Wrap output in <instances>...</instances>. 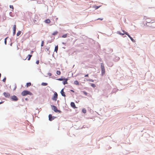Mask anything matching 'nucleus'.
<instances>
[{"mask_svg": "<svg viewBox=\"0 0 155 155\" xmlns=\"http://www.w3.org/2000/svg\"><path fill=\"white\" fill-rule=\"evenodd\" d=\"M49 48H46V49L47 50V51H48L49 50Z\"/></svg>", "mask_w": 155, "mask_h": 155, "instance_id": "a19ab883", "label": "nucleus"}, {"mask_svg": "<svg viewBox=\"0 0 155 155\" xmlns=\"http://www.w3.org/2000/svg\"><path fill=\"white\" fill-rule=\"evenodd\" d=\"M67 36V34H65L62 36V37L64 38H66Z\"/></svg>", "mask_w": 155, "mask_h": 155, "instance_id": "b1692460", "label": "nucleus"}, {"mask_svg": "<svg viewBox=\"0 0 155 155\" xmlns=\"http://www.w3.org/2000/svg\"><path fill=\"white\" fill-rule=\"evenodd\" d=\"M58 46L57 45V46H55V48L54 51H55L56 53H57L58 50Z\"/></svg>", "mask_w": 155, "mask_h": 155, "instance_id": "2eb2a0df", "label": "nucleus"}, {"mask_svg": "<svg viewBox=\"0 0 155 155\" xmlns=\"http://www.w3.org/2000/svg\"><path fill=\"white\" fill-rule=\"evenodd\" d=\"M71 92H74V90H71Z\"/></svg>", "mask_w": 155, "mask_h": 155, "instance_id": "79ce46f5", "label": "nucleus"}, {"mask_svg": "<svg viewBox=\"0 0 155 155\" xmlns=\"http://www.w3.org/2000/svg\"><path fill=\"white\" fill-rule=\"evenodd\" d=\"M71 107L74 108H76L75 105L74 103L73 102H71Z\"/></svg>", "mask_w": 155, "mask_h": 155, "instance_id": "1a4fd4ad", "label": "nucleus"}, {"mask_svg": "<svg viewBox=\"0 0 155 155\" xmlns=\"http://www.w3.org/2000/svg\"><path fill=\"white\" fill-rule=\"evenodd\" d=\"M61 94L63 96L65 97L66 96L65 95V93L64 91V89H62V90H61Z\"/></svg>", "mask_w": 155, "mask_h": 155, "instance_id": "9d476101", "label": "nucleus"}, {"mask_svg": "<svg viewBox=\"0 0 155 155\" xmlns=\"http://www.w3.org/2000/svg\"><path fill=\"white\" fill-rule=\"evenodd\" d=\"M2 102H0V104H1Z\"/></svg>", "mask_w": 155, "mask_h": 155, "instance_id": "a18cd8bd", "label": "nucleus"}, {"mask_svg": "<svg viewBox=\"0 0 155 155\" xmlns=\"http://www.w3.org/2000/svg\"><path fill=\"white\" fill-rule=\"evenodd\" d=\"M21 94L22 96H24L28 94L30 95H32V93L31 92L27 90H25L22 92Z\"/></svg>", "mask_w": 155, "mask_h": 155, "instance_id": "f03ea898", "label": "nucleus"}, {"mask_svg": "<svg viewBox=\"0 0 155 155\" xmlns=\"http://www.w3.org/2000/svg\"><path fill=\"white\" fill-rule=\"evenodd\" d=\"M146 25L148 27L155 28V21H153L152 20L150 21L148 19L146 21Z\"/></svg>", "mask_w": 155, "mask_h": 155, "instance_id": "f257e3e1", "label": "nucleus"}, {"mask_svg": "<svg viewBox=\"0 0 155 155\" xmlns=\"http://www.w3.org/2000/svg\"><path fill=\"white\" fill-rule=\"evenodd\" d=\"M48 84L47 83L43 82L41 83V85L43 86H46Z\"/></svg>", "mask_w": 155, "mask_h": 155, "instance_id": "aec40b11", "label": "nucleus"}, {"mask_svg": "<svg viewBox=\"0 0 155 155\" xmlns=\"http://www.w3.org/2000/svg\"><path fill=\"white\" fill-rule=\"evenodd\" d=\"M21 34V31H19L17 34V36H19Z\"/></svg>", "mask_w": 155, "mask_h": 155, "instance_id": "4be33fe9", "label": "nucleus"}, {"mask_svg": "<svg viewBox=\"0 0 155 155\" xmlns=\"http://www.w3.org/2000/svg\"><path fill=\"white\" fill-rule=\"evenodd\" d=\"M101 73H102V75H104L105 74V68L101 69Z\"/></svg>", "mask_w": 155, "mask_h": 155, "instance_id": "f8f14e48", "label": "nucleus"}, {"mask_svg": "<svg viewBox=\"0 0 155 155\" xmlns=\"http://www.w3.org/2000/svg\"><path fill=\"white\" fill-rule=\"evenodd\" d=\"M7 38H5V41H4V42H5V45H6V44H7L6 39H7Z\"/></svg>", "mask_w": 155, "mask_h": 155, "instance_id": "2f4dec72", "label": "nucleus"}, {"mask_svg": "<svg viewBox=\"0 0 155 155\" xmlns=\"http://www.w3.org/2000/svg\"><path fill=\"white\" fill-rule=\"evenodd\" d=\"M6 78H5L3 80V81H4V82H5V81H6Z\"/></svg>", "mask_w": 155, "mask_h": 155, "instance_id": "c9c22d12", "label": "nucleus"}, {"mask_svg": "<svg viewBox=\"0 0 155 155\" xmlns=\"http://www.w3.org/2000/svg\"><path fill=\"white\" fill-rule=\"evenodd\" d=\"M58 98V94L56 92H55L52 99L53 101H56Z\"/></svg>", "mask_w": 155, "mask_h": 155, "instance_id": "20e7f679", "label": "nucleus"}, {"mask_svg": "<svg viewBox=\"0 0 155 155\" xmlns=\"http://www.w3.org/2000/svg\"><path fill=\"white\" fill-rule=\"evenodd\" d=\"M48 117L49 120L50 121H51L53 120L55 118V117H52V115L51 114H49L48 116Z\"/></svg>", "mask_w": 155, "mask_h": 155, "instance_id": "0eeeda50", "label": "nucleus"}, {"mask_svg": "<svg viewBox=\"0 0 155 155\" xmlns=\"http://www.w3.org/2000/svg\"><path fill=\"white\" fill-rule=\"evenodd\" d=\"M91 86L93 87H96V85H95V84H91Z\"/></svg>", "mask_w": 155, "mask_h": 155, "instance_id": "bb28decb", "label": "nucleus"}, {"mask_svg": "<svg viewBox=\"0 0 155 155\" xmlns=\"http://www.w3.org/2000/svg\"><path fill=\"white\" fill-rule=\"evenodd\" d=\"M11 99L15 101H17L18 100V98L15 95H13L11 97Z\"/></svg>", "mask_w": 155, "mask_h": 155, "instance_id": "39448f33", "label": "nucleus"}, {"mask_svg": "<svg viewBox=\"0 0 155 155\" xmlns=\"http://www.w3.org/2000/svg\"><path fill=\"white\" fill-rule=\"evenodd\" d=\"M56 74L58 75H60L61 74V72L60 71H57L56 72Z\"/></svg>", "mask_w": 155, "mask_h": 155, "instance_id": "412c9836", "label": "nucleus"}, {"mask_svg": "<svg viewBox=\"0 0 155 155\" xmlns=\"http://www.w3.org/2000/svg\"><path fill=\"white\" fill-rule=\"evenodd\" d=\"M68 80V79H64V80H65V81L63 82V83L65 85V84H68V82H67Z\"/></svg>", "mask_w": 155, "mask_h": 155, "instance_id": "9b49d317", "label": "nucleus"}, {"mask_svg": "<svg viewBox=\"0 0 155 155\" xmlns=\"http://www.w3.org/2000/svg\"><path fill=\"white\" fill-rule=\"evenodd\" d=\"M31 52V53H33V51H32Z\"/></svg>", "mask_w": 155, "mask_h": 155, "instance_id": "c03bdc74", "label": "nucleus"}, {"mask_svg": "<svg viewBox=\"0 0 155 155\" xmlns=\"http://www.w3.org/2000/svg\"><path fill=\"white\" fill-rule=\"evenodd\" d=\"M83 92L85 95H87V93L86 91H84Z\"/></svg>", "mask_w": 155, "mask_h": 155, "instance_id": "473e14b6", "label": "nucleus"}, {"mask_svg": "<svg viewBox=\"0 0 155 155\" xmlns=\"http://www.w3.org/2000/svg\"><path fill=\"white\" fill-rule=\"evenodd\" d=\"M96 7L95 8V9H98L99 8V7L97 6H96Z\"/></svg>", "mask_w": 155, "mask_h": 155, "instance_id": "ea45409f", "label": "nucleus"}, {"mask_svg": "<svg viewBox=\"0 0 155 155\" xmlns=\"http://www.w3.org/2000/svg\"><path fill=\"white\" fill-rule=\"evenodd\" d=\"M28 60H30L31 57L32 56V55L29 54L28 55Z\"/></svg>", "mask_w": 155, "mask_h": 155, "instance_id": "5701e85b", "label": "nucleus"}, {"mask_svg": "<svg viewBox=\"0 0 155 155\" xmlns=\"http://www.w3.org/2000/svg\"><path fill=\"white\" fill-rule=\"evenodd\" d=\"M128 37L131 40L133 41L134 42V40L130 36V35L129 34L128 35Z\"/></svg>", "mask_w": 155, "mask_h": 155, "instance_id": "dca6fc26", "label": "nucleus"}, {"mask_svg": "<svg viewBox=\"0 0 155 155\" xmlns=\"http://www.w3.org/2000/svg\"><path fill=\"white\" fill-rule=\"evenodd\" d=\"M39 60H37L36 61V63L37 64H38L39 63Z\"/></svg>", "mask_w": 155, "mask_h": 155, "instance_id": "e433bc0d", "label": "nucleus"}, {"mask_svg": "<svg viewBox=\"0 0 155 155\" xmlns=\"http://www.w3.org/2000/svg\"><path fill=\"white\" fill-rule=\"evenodd\" d=\"M118 32V33L120 35H124V34L121 33L120 32Z\"/></svg>", "mask_w": 155, "mask_h": 155, "instance_id": "72a5a7b5", "label": "nucleus"}, {"mask_svg": "<svg viewBox=\"0 0 155 155\" xmlns=\"http://www.w3.org/2000/svg\"><path fill=\"white\" fill-rule=\"evenodd\" d=\"M123 32L124 33L123 34H125L126 35H127V36H128V35L129 34L127 32H126L125 31H124V30L123 31Z\"/></svg>", "mask_w": 155, "mask_h": 155, "instance_id": "393cba45", "label": "nucleus"}, {"mask_svg": "<svg viewBox=\"0 0 155 155\" xmlns=\"http://www.w3.org/2000/svg\"><path fill=\"white\" fill-rule=\"evenodd\" d=\"M48 74V76H50L51 75V73H49Z\"/></svg>", "mask_w": 155, "mask_h": 155, "instance_id": "f704fd0d", "label": "nucleus"}, {"mask_svg": "<svg viewBox=\"0 0 155 155\" xmlns=\"http://www.w3.org/2000/svg\"><path fill=\"white\" fill-rule=\"evenodd\" d=\"M45 22L47 23H49L51 22V21L49 19H47L45 20Z\"/></svg>", "mask_w": 155, "mask_h": 155, "instance_id": "ddd939ff", "label": "nucleus"}, {"mask_svg": "<svg viewBox=\"0 0 155 155\" xmlns=\"http://www.w3.org/2000/svg\"><path fill=\"white\" fill-rule=\"evenodd\" d=\"M97 20H103V18H98Z\"/></svg>", "mask_w": 155, "mask_h": 155, "instance_id": "4c0bfd02", "label": "nucleus"}, {"mask_svg": "<svg viewBox=\"0 0 155 155\" xmlns=\"http://www.w3.org/2000/svg\"><path fill=\"white\" fill-rule=\"evenodd\" d=\"M84 76L85 77H88V74H86Z\"/></svg>", "mask_w": 155, "mask_h": 155, "instance_id": "58836bf2", "label": "nucleus"}, {"mask_svg": "<svg viewBox=\"0 0 155 155\" xmlns=\"http://www.w3.org/2000/svg\"><path fill=\"white\" fill-rule=\"evenodd\" d=\"M9 7H10V8L12 9V11H13V9H14V7H13V6L12 5H10Z\"/></svg>", "mask_w": 155, "mask_h": 155, "instance_id": "a878e982", "label": "nucleus"}, {"mask_svg": "<svg viewBox=\"0 0 155 155\" xmlns=\"http://www.w3.org/2000/svg\"><path fill=\"white\" fill-rule=\"evenodd\" d=\"M13 35H14L16 33V25H13Z\"/></svg>", "mask_w": 155, "mask_h": 155, "instance_id": "423d86ee", "label": "nucleus"}, {"mask_svg": "<svg viewBox=\"0 0 155 155\" xmlns=\"http://www.w3.org/2000/svg\"><path fill=\"white\" fill-rule=\"evenodd\" d=\"M74 84L76 85H79V82L78 81H74Z\"/></svg>", "mask_w": 155, "mask_h": 155, "instance_id": "6ab92c4d", "label": "nucleus"}, {"mask_svg": "<svg viewBox=\"0 0 155 155\" xmlns=\"http://www.w3.org/2000/svg\"><path fill=\"white\" fill-rule=\"evenodd\" d=\"M57 80H58L60 81H62L64 80V78H59V79H58Z\"/></svg>", "mask_w": 155, "mask_h": 155, "instance_id": "c756f323", "label": "nucleus"}, {"mask_svg": "<svg viewBox=\"0 0 155 155\" xmlns=\"http://www.w3.org/2000/svg\"><path fill=\"white\" fill-rule=\"evenodd\" d=\"M31 85V83H28L26 84V86L27 87H28L30 86Z\"/></svg>", "mask_w": 155, "mask_h": 155, "instance_id": "4468645a", "label": "nucleus"}, {"mask_svg": "<svg viewBox=\"0 0 155 155\" xmlns=\"http://www.w3.org/2000/svg\"><path fill=\"white\" fill-rule=\"evenodd\" d=\"M44 41H42L41 45V47H43L44 46Z\"/></svg>", "mask_w": 155, "mask_h": 155, "instance_id": "cd10ccee", "label": "nucleus"}, {"mask_svg": "<svg viewBox=\"0 0 155 155\" xmlns=\"http://www.w3.org/2000/svg\"><path fill=\"white\" fill-rule=\"evenodd\" d=\"M4 96L6 97H9L10 96V94L8 93L4 92L3 93Z\"/></svg>", "mask_w": 155, "mask_h": 155, "instance_id": "6e6552de", "label": "nucleus"}, {"mask_svg": "<svg viewBox=\"0 0 155 155\" xmlns=\"http://www.w3.org/2000/svg\"><path fill=\"white\" fill-rule=\"evenodd\" d=\"M101 69L105 68L104 64L103 63H101Z\"/></svg>", "mask_w": 155, "mask_h": 155, "instance_id": "f3484780", "label": "nucleus"}, {"mask_svg": "<svg viewBox=\"0 0 155 155\" xmlns=\"http://www.w3.org/2000/svg\"><path fill=\"white\" fill-rule=\"evenodd\" d=\"M58 32L57 31H54V32H53L52 34L53 35H57L58 34Z\"/></svg>", "mask_w": 155, "mask_h": 155, "instance_id": "a211bd4d", "label": "nucleus"}, {"mask_svg": "<svg viewBox=\"0 0 155 155\" xmlns=\"http://www.w3.org/2000/svg\"><path fill=\"white\" fill-rule=\"evenodd\" d=\"M62 44H64V45L65 44V43L64 42H62Z\"/></svg>", "mask_w": 155, "mask_h": 155, "instance_id": "37998d69", "label": "nucleus"}, {"mask_svg": "<svg viewBox=\"0 0 155 155\" xmlns=\"http://www.w3.org/2000/svg\"><path fill=\"white\" fill-rule=\"evenodd\" d=\"M52 109L55 112H59L61 113V111L57 109V107L54 105H51Z\"/></svg>", "mask_w": 155, "mask_h": 155, "instance_id": "7ed1b4c3", "label": "nucleus"}, {"mask_svg": "<svg viewBox=\"0 0 155 155\" xmlns=\"http://www.w3.org/2000/svg\"><path fill=\"white\" fill-rule=\"evenodd\" d=\"M87 81H91V82H93L94 81L93 80L90 79H88L87 80Z\"/></svg>", "mask_w": 155, "mask_h": 155, "instance_id": "7c9ffc66", "label": "nucleus"}, {"mask_svg": "<svg viewBox=\"0 0 155 155\" xmlns=\"http://www.w3.org/2000/svg\"><path fill=\"white\" fill-rule=\"evenodd\" d=\"M82 112L84 113H85L86 112V110L85 109H83L82 110Z\"/></svg>", "mask_w": 155, "mask_h": 155, "instance_id": "c85d7f7f", "label": "nucleus"}]
</instances>
